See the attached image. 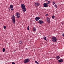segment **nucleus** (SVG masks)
<instances>
[{
	"label": "nucleus",
	"mask_w": 64,
	"mask_h": 64,
	"mask_svg": "<svg viewBox=\"0 0 64 64\" xmlns=\"http://www.w3.org/2000/svg\"><path fill=\"white\" fill-rule=\"evenodd\" d=\"M40 19V17H37L36 18H35V20L36 21H37L39 20Z\"/></svg>",
	"instance_id": "10"
},
{
	"label": "nucleus",
	"mask_w": 64,
	"mask_h": 64,
	"mask_svg": "<svg viewBox=\"0 0 64 64\" xmlns=\"http://www.w3.org/2000/svg\"><path fill=\"white\" fill-rule=\"evenodd\" d=\"M9 11H10V10H9Z\"/></svg>",
	"instance_id": "29"
},
{
	"label": "nucleus",
	"mask_w": 64,
	"mask_h": 64,
	"mask_svg": "<svg viewBox=\"0 0 64 64\" xmlns=\"http://www.w3.org/2000/svg\"><path fill=\"white\" fill-rule=\"evenodd\" d=\"M34 5L35 6L37 7L38 6H39L40 5V4H39L38 2H37L35 3L34 4Z\"/></svg>",
	"instance_id": "6"
},
{
	"label": "nucleus",
	"mask_w": 64,
	"mask_h": 64,
	"mask_svg": "<svg viewBox=\"0 0 64 64\" xmlns=\"http://www.w3.org/2000/svg\"><path fill=\"white\" fill-rule=\"evenodd\" d=\"M9 9H10V8H9Z\"/></svg>",
	"instance_id": "31"
},
{
	"label": "nucleus",
	"mask_w": 64,
	"mask_h": 64,
	"mask_svg": "<svg viewBox=\"0 0 64 64\" xmlns=\"http://www.w3.org/2000/svg\"><path fill=\"white\" fill-rule=\"evenodd\" d=\"M44 7H48V5L47 3H44L43 4Z\"/></svg>",
	"instance_id": "8"
},
{
	"label": "nucleus",
	"mask_w": 64,
	"mask_h": 64,
	"mask_svg": "<svg viewBox=\"0 0 64 64\" xmlns=\"http://www.w3.org/2000/svg\"><path fill=\"white\" fill-rule=\"evenodd\" d=\"M58 62L59 63H61V62H63V60L62 59H61L58 60Z\"/></svg>",
	"instance_id": "12"
},
{
	"label": "nucleus",
	"mask_w": 64,
	"mask_h": 64,
	"mask_svg": "<svg viewBox=\"0 0 64 64\" xmlns=\"http://www.w3.org/2000/svg\"><path fill=\"white\" fill-rule=\"evenodd\" d=\"M21 7L23 10L24 12H25L26 11V8H25V6L24 4H22L21 5Z\"/></svg>",
	"instance_id": "1"
},
{
	"label": "nucleus",
	"mask_w": 64,
	"mask_h": 64,
	"mask_svg": "<svg viewBox=\"0 0 64 64\" xmlns=\"http://www.w3.org/2000/svg\"><path fill=\"white\" fill-rule=\"evenodd\" d=\"M12 21L14 24L15 23V16L14 15H13L12 16Z\"/></svg>",
	"instance_id": "4"
},
{
	"label": "nucleus",
	"mask_w": 64,
	"mask_h": 64,
	"mask_svg": "<svg viewBox=\"0 0 64 64\" xmlns=\"http://www.w3.org/2000/svg\"><path fill=\"white\" fill-rule=\"evenodd\" d=\"M52 40L53 42H55L57 41V38L55 36H53L52 38Z\"/></svg>",
	"instance_id": "2"
},
{
	"label": "nucleus",
	"mask_w": 64,
	"mask_h": 64,
	"mask_svg": "<svg viewBox=\"0 0 64 64\" xmlns=\"http://www.w3.org/2000/svg\"><path fill=\"white\" fill-rule=\"evenodd\" d=\"M16 16H17V18H19V17H20V13L19 12H17L16 13Z\"/></svg>",
	"instance_id": "5"
},
{
	"label": "nucleus",
	"mask_w": 64,
	"mask_h": 64,
	"mask_svg": "<svg viewBox=\"0 0 64 64\" xmlns=\"http://www.w3.org/2000/svg\"><path fill=\"white\" fill-rule=\"evenodd\" d=\"M62 36L64 37V34H62Z\"/></svg>",
	"instance_id": "24"
},
{
	"label": "nucleus",
	"mask_w": 64,
	"mask_h": 64,
	"mask_svg": "<svg viewBox=\"0 0 64 64\" xmlns=\"http://www.w3.org/2000/svg\"><path fill=\"white\" fill-rule=\"evenodd\" d=\"M36 64H39V63H38V62H37V63H36Z\"/></svg>",
	"instance_id": "28"
},
{
	"label": "nucleus",
	"mask_w": 64,
	"mask_h": 64,
	"mask_svg": "<svg viewBox=\"0 0 64 64\" xmlns=\"http://www.w3.org/2000/svg\"><path fill=\"white\" fill-rule=\"evenodd\" d=\"M39 22H38V23H40V24H42L44 23V22L42 20H39Z\"/></svg>",
	"instance_id": "11"
},
{
	"label": "nucleus",
	"mask_w": 64,
	"mask_h": 64,
	"mask_svg": "<svg viewBox=\"0 0 64 64\" xmlns=\"http://www.w3.org/2000/svg\"><path fill=\"white\" fill-rule=\"evenodd\" d=\"M48 14H46V16H48Z\"/></svg>",
	"instance_id": "25"
},
{
	"label": "nucleus",
	"mask_w": 64,
	"mask_h": 64,
	"mask_svg": "<svg viewBox=\"0 0 64 64\" xmlns=\"http://www.w3.org/2000/svg\"><path fill=\"white\" fill-rule=\"evenodd\" d=\"M54 7H55V8H57V5L56 4L54 5Z\"/></svg>",
	"instance_id": "17"
},
{
	"label": "nucleus",
	"mask_w": 64,
	"mask_h": 64,
	"mask_svg": "<svg viewBox=\"0 0 64 64\" xmlns=\"http://www.w3.org/2000/svg\"><path fill=\"white\" fill-rule=\"evenodd\" d=\"M5 48H3L2 49V52H5Z\"/></svg>",
	"instance_id": "16"
},
{
	"label": "nucleus",
	"mask_w": 64,
	"mask_h": 64,
	"mask_svg": "<svg viewBox=\"0 0 64 64\" xmlns=\"http://www.w3.org/2000/svg\"><path fill=\"white\" fill-rule=\"evenodd\" d=\"M37 61H36L35 62V63H37Z\"/></svg>",
	"instance_id": "27"
},
{
	"label": "nucleus",
	"mask_w": 64,
	"mask_h": 64,
	"mask_svg": "<svg viewBox=\"0 0 64 64\" xmlns=\"http://www.w3.org/2000/svg\"><path fill=\"white\" fill-rule=\"evenodd\" d=\"M19 43L20 44H22V42H19Z\"/></svg>",
	"instance_id": "21"
},
{
	"label": "nucleus",
	"mask_w": 64,
	"mask_h": 64,
	"mask_svg": "<svg viewBox=\"0 0 64 64\" xmlns=\"http://www.w3.org/2000/svg\"><path fill=\"white\" fill-rule=\"evenodd\" d=\"M60 58L59 56H57L56 57V58L57 59V60H58L60 59Z\"/></svg>",
	"instance_id": "13"
},
{
	"label": "nucleus",
	"mask_w": 64,
	"mask_h": 64,
	"mask_svg": "<svg viewBox=\"0 0 64 64\" xmlns=\"http://www.w3.org/2000/svg\"><path fill=\"white\" fill-rule=\"evenodd\" d=\"M54 18H55V16H52V18H53V19H54Z\"/></svg>",
	"instance_id": "19"
},
{
	"label": "nucleus",
	"mask_w": 64,
	"mask_h": 64,
	"mask_svg": "<svg viewBox=\"0 0 64 64\" xmlns=\"http://www.w3.org/2000/svg\"><path fill=\"white\" fill-rule=\"evenodd\" d=\"M12 64H15L14 62H12Z\"/></svg>",
	"instance_id": "26"
},
{
	"label": "nucleus",
	"mask_w": 64,
	"mask_h": 64,
	"mask_svg": "<svg viewBox=\"0 0 64 64\" xmlns=\"http://www.w3.org/2000/svg\"><path fill=\"white\" fill-rule=\"evenodd\" d=\"M10 8L12 11V10H14V9L13 8V5L12 4L10 5Z\"/></svg>",
	"instance_id": "7"
},
{
	"label": "nucleus",
	"mask_w": 64,
	"mask_h": 64,
	"mask_svg": "<svg viewBox=\"0 0 64 64\" xmlns=\"http://www.w3.org/2000/svg\"><path fill=\"white\" fill-rule=\"evenodd\" d=\"M46 21L48 23H50V18L47 17L46 18Z\"/></svg>",
	"instance_id": "9"
},
{
	"label": "nucleus",
	"mask_w": 64,
	"mask_h": 64,
	"mask_svg": "<svg viewBox=\"0 0 64 64\" xmlns=\"http://www.w3.org/2000/svg\"><path fill=\"white\" fill-rule=\"evenodd\" d=\"M48 4H50V1H48L47 3H46Z\"/></svg>",
	"instance_id": "18"
},
{
	"label": "nucleus",
	"mask_w": 64,
	"mask_h": 64,
	"mask_svg": "<svg viewBox=\"0 0 64 64\" xmlns=\"http://www.w3.org/2000/svg\"><path fill=\"white\" fill-rule=\"evenodd\" d=\"M33 31H35L36 30V29L34 27L33 28Z\"/></svg>",
	"instance_id": "14"
},
{
	"label": "nucleus",
	"mask_w": 64,
	"mask_h": 64,
	"mask_svg": "<svg viewBox=\"0 0 64 64\" xmlns=\"http://www.w3.org/2000/svg\"><path fill=\"white\" fill-rule=\"evenodd\" d=\"M29 61H30V59L29 58H26L24 60V63H28Z\"/></svg>",
	"instance_id": "3"
},
{
	"label": "nucleus",
	"mask_w": 64,
	"mask_h": 64,
	"mask_svg": "<svg viewBox=\"0 0 64 64\" xmlns=\"http://www.w3.org/2000/svg\"><path fill=\"white\" fill-rule=\"evenodd\" d=\"M43 39H44L45 40H46V37L44 36L43 37Z\"/></svg>",
	"instance_id": "15"
},
{
	"label": "nucleus",
	"mask_w": 64,
	"mask_h": 64,
	"mask_svg": "<svg viewBox=\"0 0 64 64\" xmlns=\"http://www.w3.org/2000/svg\"><path fill=\"white\" fill-rule=\"evenodd\" d=\"M52 3H53V5H54V4H55V2H52Z\"/></svg>",
	"instance_id": "22"
},
{
	"label": "nucleus",
	"mask_w": 64,
	"mask_h": 64,
	"mask_svg": "<svg viewBox=\"0 0 64 64\" xmlns=\"http://www.w3.org/2000/svg\"><path fill=\"white\" fill-rule=\"evenodd\" d=\"M64 24L63 23H62V24Z\"/></svg>",
	"instance_id": "30"
},
{
	"label": "nucleus",
	"mask_w": 64,
	"mask_h": 64,
	"mask_svg": "<svg viewBox=\"0 0 64 64\" xmlns=\"http://www.w3.org/2000/svg\"><path fill=\"white\" fill-rule=\"evenodd\" d=\"M4 29H6V26H4Z\"/></svg>",
	"instance_id": "20"
},
{
	"label": "nucleus",
	"mask_w": 64,
	"mask_h": 64,
	"mask_svg": "<svg viewBox=\"0 0 64 64\" xmlns=\"http://www.w3.org/2000/svg\"><path fill=\"white\" fill-rule=\"evenodd\" d=\"M29 26H28L27 28V30H29Z\"/></svg>",
	"instance_id": "23"
}]
</instances>
